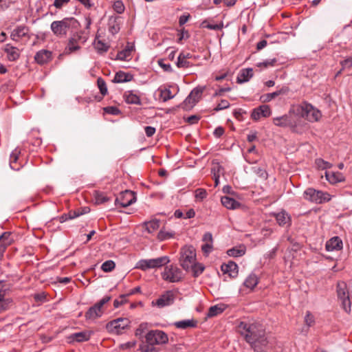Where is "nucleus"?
I'll return each mask as SVG.
<instances>
[{
  "label": "nucleus",
  "mask_w": 352,
  "mask_h": 352,
  "mask_svg": "<svg viewBox=\"0 0 352 352\" xmlns=\"http://www.w3.org/2000/svg\"><path fill=\"white\" fill-rule=\"evenodd\" d=\"M125 101L128 104H141V100L140 96L135 92V91L130 90L125 91L124 94Z\"/></svg>",
  "instance_id": "obj_25"
},
{
  "label": "nucleus",
  "mask_w": 352,
  "mask_h": 352,
  "mask_svg": "<svg viewBox=\"0 0 352 352\" xmlns=\"http://www.w3.org/2000/svg\"><path fill=\"white\" fill-rule=\"evenodd\" d=\"M237 331L254 350H256V347L265 346L267 344L263 329L256 323L242 321L238 325Z\"/></svg>",
  "instance_id": "obj_2"
},
{
  "label": "nucleus",
  "mask_w": 352,
  "mask_h": 352,
  "mask_svg": "<svg viewBox=\"0 0 352 352\" xmlns=\"http://www.w3.org/2000/svg\"><path fill=\"white\" fill-rule=\"evenodd\" d=\"M245 251H246L245 246L243 245H241L236 246L231 249H229L227 251V254L230 256L239 257V256H242L243 255H244L245 253Z\"/></svg>",
  "instance_id": "obj_32"
},
{
  "label": "nucleus",
  "mask_w": 352,
  "mask_h": 352,
  "mask_svg": "<svg viewBox=\"0 0 352 352\" xmlns=\"http://www.w3.org/2000/svg\"><path fill=\"white\" fill-rule=\"evenodd\" d=\"M254 173L258 175L259 177L266 179L267 178V173L265 170L261 168H257L255 169Z\"/></svg>",
  "instance_id": "obj_59"
},
{
  "label": "nucleus",
  "mask_w": 352,
  "mask_h": 352,
  "mask_svg": "<svg viewBox=\"0 0 352 352\" xmlns=\"http://www.w3.org/2000/svg\"><path fill=\"white\" fill-rule=\"evenodd\" d=\"M195 198L199 201H202L207 196V192L204 188H197L195 192Z\"/></svg>",
  "instance_id": "obj_53"
},
{
  "label": "nucleus",
  "mask_w": 352,
  "mask_h": 352,
  "mask_svg": "<svg viewBox=\"0 0 352 352\" xmlns=\"http://www.w3.org/2000/svg\"><path fill=\"white\" fill-rule=\"evenodd\" d=\"M138 350L140 352H161V349L156 345L146 342L140 344Z\"/></svg>",
  "instance_id": "obj_38"
},
{
  "label": "nucleus",
  "mask_w": 352,
  "mask_h": 352,
  "mask_svg": "<svg viewBox=\"0 0 352 352\" xmlns=\"http://www.w3.org/2000/svg\"><path fill=\"white\" fill-rule=\"evenodd\" d=\"M303 198L309 201L320 204L329 201L331 196L327 192L308 188L303 192Z\"/></svg>",
  "instance_id": "obj_6"
},
{
  "label": "nucleus",
  "mask_w": 352,
  "mask_h": 352,
  "mask_svg": "<svg viewBox=\"0 0 352 352\" xmlns=\"http://www.w3.org/2000/svg\"><path fill=\"white\" fill-rule=\"evenodd\" d=\"M179 263L184 270L189 271L196 263V252L192 245L184 246L181 249Z\"/></svg>",
  "instance_id": "obj_4"
},
{
  "label": "nucleus",
  "mask_w": 352,
  "mask_h": 352,
  "mask_svg": "<svg viewBox=\"0 0 352 352\" xmlns=\"http://www.w3.org/2000/svg\"><path fill=\"white\" fill-rule=\"evenodd\" d=\"M104 111L111 115H118L120 113V110L116 107L109 106L104 108Z\"/></svg>",
  "instance_id": "obj_58"
},
{
  "label": "nucleus",
  "mask_w": 352,
  "mask_h": 352,
  "mask_svg": "<svg viewBox=\"0 0 352 352\" xmlns=\"http://www.w3.org/2000/svg\"><path fill=\"white\" fill-rule=\"evenodd\" d=\"M157 91L160 93V97L163 102L173 99L175 96V94H172L169 87H160L157 89Z\"/></svg>",
  "instance_id": "obj_30"
},
{
  "label": "nucleus",
  "mask_w": 352,
  "mask_h": 352,
  "mask_svg": "<svg viewBox=\"0 0 352 352\" xmlns=\"http://www.w3.org/2000/svg\"><path fill=\"white\" fill-rule=\"evenodd\" d=\"M111 300V296H105L99 302L91 307L85 313L87 320H95L102 316L103 314L102 307Z\"/></svg>",
  "instance_id": "obj_10"
},
{
  "label": "nucleus",
  "mask_w": 352,
  "mask_h": 352,
  "mask_svg": "<svg viewBox=\"0 0 352 352\" xmlns=\"http://www.w3.org/2000/svg\"><path fill=\"white\" fill-rule=\"evenodd\" d=\"M289 128L295 132H298L305 125L303 119L309 122H317L321 118V112L311 104L303 102L294 105L289 111Z\"/></svg>",
  "instance_id": "obj_1"
},
{
  "label": "nucleus",
  "mask_w": 352,
  "mask_h": 352,
  "mask_svg": "<svg viewBox=\"0 0 352 352\" xmlns=\"http://www.w3.org/2000/svg\"><path fill=\"white\" fill-rule=\"evenodd\" d=\"M80 25L79 22L74 17H66L60 21H54L50 25L53 34L59 38L65 37L68 31L76 30Z\"/></svg>",
  "instance_id": "obj_3"
},
{
  "label": "nucleus",
  "mask_w": 352,
  "mask_h": 352,
  "mask_svg": "<svg viewBox=\"0 0 352 352\" xmlns=\"http://www.w3.org/2000/svg\"><path fill=\"white\" fill-rule=\"evenodd\" d=\"M271 111L268 105L263 104L252 110L251 118L254 121L259 120L261 118H267L270 116Z\"/></svg>",
  "instance_id": "obj_17"
},
{
  "label": "nucleus",
  "mask_w": 352,
  "mask_h": 352,
  "mask_svg": "<svg viewBox=\"0 0 352 352\" xmlns=\"http://www.w3.org/2000/svg\"><path fill=\"white\" fill-rule=\"evenodd\" d=\"M221 201L223 206L230 210H234L240 206L237 201L228 196L222 197Z\"/></svg>",
  "instance_id": "obj_29"
},
{
  "label": "nucleus",
  "mask_w": 352,
  "mask_h": 352,
  "mask_svg": "<svg viewBox=\"0 0 352 352\" xmlns=\"http://www.w3.org/2000/svg\"><path fill=\"white\" fill-rule=\"evenodd\" d=\"M136 341H129L125 343H122L120 345V349L122 350H127L134 348L136 346Z\"/></svg>",
  "instance_id": "obj_56"
},
{
  "label": "nucleus",
  "mask_w": 352,
  "mask_h": 352,
  "mask_svg": "<svg viewBox=\"0 0 352 352\" xmlns=\"http://www.w3.org/2000/svg\"><path fill=\"white\" fill-rule=\"evenodd\" d=\"M274 216L280 226L289 228L292 225L291 216L285 210H282L275 214Z\"/></svg>",
  "instance_id": "obj_19"
},
{
  "label": "nucleus",
  "mask_w": 352,
  "mask_h": 352,
  "mask_svg": "<svg viewBox=\"0 0 352 352\" xmlns=\"http://www.w3.org/2000/svg\"><path fill=\"white\" fill-rule=\"evenodd\" d=\"M52 58V52L47 50H41L34 56L35 61L41 65L48 63Z\"/></svg>",
  "instance_id": "obj_18"
},
{
  "label": "nucleus",
  "mask_w": 352,
  "mask_h": 352,
  "mask_svg": "<svg viewBox=\"0 0 352 352\" xmlns=\"http://www.w3.org/2000/svg\"><path fill=\"white\" fill-rule=\"evenodd\" d=\"M87 40V36L84 35V33L81 31L72 34L65 47V53L71 54L79 50L81 48V45H83Z\"/></svg>",
  "instance_id": "obj_8"
},
{
  "label": "nucleus",
  "mask_w": 352,
  "mask_h": 352,
  "mask_svg": "<svg viewBox=\"0 0 352 352\" xmlns=\"http://www.w3.org/2000/svg\"><path fill=\"white\" fill-rule=\"evenodd\" d=\"M325 177L327 180L331 184H336L344 179V175L339 172L326 171Z\"/></svg>",
  "instance_id": "obj_27"
},
{
  "label": "nucleus",
  "mask_w": 352,
  "mask_h": 352,
  "mask_svg": "<svg viewBox=\"0 0 352 352\" xmlns=\"http://www.w3.org/2000/svg\"><path fill=\"white\" fill-rule=\"evenodd\" d=\"M70 0H54V6L58 9L62 8L64 6L67 5Z\"/></svg>",
  "instance_id": "obj_61"
},
{
  "label": "nucleus",
  "mask_w": 352,
  "mask_h": 352,
  "mask_svg": "<svg viewBox=\"0 0 352 352\" xmlns=\"http://www.w3.org/2000/svg\"><path fill=\"white\" fill-rule=\"evenodd\" d=\"M160 220L154 219L149 221L144 222V225L146 230L148 233H152L160 228Z\"/></svg>",
  "instance_id": "obj_35"
},
{
  "label": "nucleus",
  "mask_w": 352,
  "mask_h": 352,
  "mask_svg": "<svg viewBox=\"0 0 352 352\" xmlns=\"http://www.w3.org/2000/svg\"><path fill=\"white\" fill-rule=\"evenodd\" d=\"M31 38L30 28L25 25H17L10 34V38L14 41H19L23 38Z\"/></svg>",
  "instance_id": "obj_14"
},
{
  "label": "nucleus",
  "mask_w": 352,
  "mask_h": 352,
  "mask_svg": "<svg viewBox=\"0 0 352 352\" xmlns=\"http://www.w3.org/2000/svg\"><path fill=\"white\" fill-rule=\"evenodd\" d=\"M175 299V293L171 290H168L163 293L156 300H153L151 302V306L157 307L160 309L164 308L173 305Z\"/></svg>",
  "instance_id": "obj_12"
},
{
  "label": "nucleus",
  "mask_w": 352,
  "mask_h": 352,
  "mask_svg": "<svg viewBox=\"0 0 352 352\" xmlns=\"http://www.w3.org/2000/svg\"><path fill=\"white\" fill-rule=\"evenodd\" d=\"M258 283V280L256 275L251 274L246 278L243 284L246 287L252 289L257 285Z\"/></svg>",
  "instance_id": "obj_37"
},
{
  "label": "nucleus",
  "mask_w": 352,
  "mask_h": 352,
  "mask_svg": "<svg viewBox=\"0 0 352 352\" xmlns=\"http://www.w3.org/2000/svg\"><path fill=\"white\" fill-rule=\"evenodd\" d=\"M133 50V47L128 45L122 51L119 52L117 54V58L121 60H127L131 58V52Z\"/></svg>",
  "instance_id": "obj_33"
},
{
  "label": "nucleus",
  "mask_w": 352,
  "mask_h": 352,
  "mask_svg": "<svg viewBox=\"0 0 352 352\" xmlns=\"http://www.w3.org/2000/svg\"><path fill=\"white\" fill-rule=\"evenodd\" d=\"M274 124L280 127H289V114L274 118Z\"/></svg>",
  "instance_id": "obj_34"
},
{
  "label": "nucleus",
  "mask_w": 352,
  "mask_h": 352,
  "mask_svg": "<svg viewBox=\"0 0 352 352\" xmlns=\"http://www.w3.org/2000/svg\"><path fill=\"white\" fill-rule=\"evenodd\" d=\"M174 236H175L174 232L166 231V230L162 229L157 234V239L162 241H165V240L171 239V238L174 237Z\"/></svg>",
  "instance_id": "obj_43"
},
{
  "label": "nucleus",
  "mask_w": 352,
  "mask_h": 352,
  "mask_svg": "<svg viewBox=\"0 0 352 352\" xmlns=\"http://www.w3.org/2000/svg\"><path fill=\"white\" fill-rule=\"evenodd\" d=\"M149 327L150 325L147 322H142L140 324L135 331V336L138 337L140 339L144 338L145 334L149 331Z\"/></svg>",
  "instance_id": "obj_36"
},
{
  "label": "nucleus",
  "mask_w": 352,
  "mask_h": 352,
  "mask_svg": "<svg viewBox=\"0 0 352 352\" xmlns=\"http://www.w3.org/2000/svg\"><path fill=\"white\" fill-rule=\"evenodd\" d=\"M201 250L204 254L208 255L212 251V243H204L201 246Z\"/></svg>",
  "instance_id": "obj_60"
},
{
  "label": "nucleus",
  "mask_w": 352,
  "mask_h": 352,
  "mask_svg": "<svg viewBox=\"0 0 352 352\" xmlns=\"http://www.w3.org/2000/svg\"><path fill=\"white\" fill-rule=\"evenodd\" d=\"M4 52L7 54V58L10 61H15L20 57V52L17 47L11 44H6L4 47Z\"/></svg>",
  "instance_id": "obj_24"
},
{
  "label": "nucleus",
  "mask_w": 352,
  "mask_h": 352,
  "mask_svg": "<svg viewBox=\"0 0 352 352\" xmlns=\"http://www.w3.org/2000/svg\"><path fill=\"white\" fill-rule=\"evenodd\" d=\"M136 201V196L134 192L126 190L122 192L116 199V205H120L123 208L131 206Z\"/></svg>",
  "instance_id": "obj_13"
},
{
  "label": "nucleus",
  "mask_w": 352,
  "mask_h": 352,
  "mask_svg": "<svg viewBox=\"0 0 352 352\" xmlns=\"http://www.w3.org/2000/svg\"><path fill=\"white\" fill-rule=\"evenodd\" d=\"M230 103L227 100H221V102L214 108V110L218 111L220 110L226 109L228 108Z\"/></svg>",
  "instance_id": "obj_57"
},
{
  "label": "nucleus",
  "mask_w": 352,
  "mask_h": 352,
  "mask_svg": "<svg viewBox=\"0 0 352 352\" xmlns=\"http://www.w3.org/2000/svg\"><path fill=\"white\" fill-rule=\"evenodd\" d=\"M146 343L156 346L164 345L168 342V336L160 329L149 330L144 336Z\"/></svg>",
  "instance_id": "obj_7"
},
{
  "label": "nucleus",
  "mask_w": 352,
  "mask_h": 352,
  "mask_svg": "<svg viewBox=\"0 0 352 352\" xmlns=\"http://www.w3.org/2000/svg\"><path fill=\"white\" fill-rule=\"evenodd\" d=\"M196 104L197 102H195V100H194L192 97L189 94L183 102V108L185 109H190Z\"/></svg>",
  "instance_id": "obj_46"
},
{
  "label": "nucleus",
  "mask_w": 352,
  "mask_h": 352,
  "mask_svg": "<svg viewBox=\"0 0 352 352\" xmlns=\"http://www.w3.org/2000/svg\"><path fill=\"white\" fill-rule=\"evenodd\" d=\"M94 47L99 53H104L108 51L109 45L100 40L94 42Z\"/></svg>",
  "instance_id": "obj_44"
},
{
  "label": "nucleus",
  "mask_w": 352,
  "mask_h": 352,
  "mask_svg": "<svg viewBox=\"0 0 352 352\" xmlns=\"http://www.w3.org/2000/svg\"><path fill=\"white\" fill-rule=\"evenodd\" d=\"M316 166L321 169H328L331 168L332 164L328 162L323 160L321 158H318L316 160Z\"/></svg>",
  "instance_id": "obj_51"
},
{
  "label": "nucleus",
  "mask_w": 352,
  "mask_h": 352,
  "mask_svg": "<svg viewBox=\"0 0 352 352\" xmlns=\"http://www.w3.org/2000/svg\"><path fill=\"white\" fill-rule=\"evenodd\" d=\"M341 65L343 69L350 68L352 66V57H349L344 60L341 61Z\"/></svg>",
  "instance_id": "obj_63"
},
{
  "label": "nucleus",
  "mask_w": 352,
  "mask_h": 352,
  "mask_svg": "<svg viewBox=\"0 0 352 352\" xmlns=\"http://www.w3.org/2000/svg\"><path fill=\"white\" fill-rule=\"evenodd\" d=\"M20 151L15 149L14 151L12 152L10 154V166L12 169L14 170H19V168L14 166V164L18 160V155L19 154Z\"/></svg>",
  "instance_id": "obj_48"
},
{
  "label": "nucleus",
  "mask_w": 352,
  "mask_h": 352,
  "mask_svg": "<svg viewBox=\"0 0 352 352\" xmlns=\"http://www.w3.org/2000/svg\"><path fill=\"white\" fill-rule=\"evenodd\" d=\"M91 334H92L91 331H88L77 332V333L71 334L69 336L68 339L69 340V342H85V341H87L90 339Z\"/></svg>",
  "instance_id": "obj_22"
},
{
  "label": "nucleus",
  "mask_w": 352,
  "mask_h": 352,
  "mask_svg": "<svg viewBox=\"0 0 352 352\" xmlns=\"http://www.w3.org/2000/svg\"><path fill=\"white\" fill-rule=\"evenodd\" d=\"M253 76V70L252 68L241 69L238 74L236 81L238 83H243L250 80Z\"/></svg>",
  "instance_id": "obj_26"
},
{
  "label": "nucleus",
  "mask_w": 352,
  "mask_h": 352,
  "mask_svg": "<svg viewBox=\"0 0 352 352\" xmlns=\"http://www.w3.org/2000/svg\"><path fill=\"white\" fill-rule=\"evenodd\" d=\"M285 92V91L283 89H281L276 91L267 94L263 96V98H264L263 101L269 102V101L272 100V99L275 98L276 97L278 96L279 95L284 94Z\"/></svg>",
  "instance_id": "obj_47"
},
{
  "label": "nucleus",
  "mask_w": 352,
  "mask_h": 352,
  "mask_svg": "<svg viewBox=\"0 0 352 352\" xmlns=\"http://www.w3.org/2000/svg\"><path fill=\"white\" fill-rule=\"evenodd\" d=\"M2 241L0 245V259L3 257V253L6 248L10 245L14 239L12 237V233L10 232H5L1 234Z\"/></svg>",
  "instance_id": "obj_23"
},
{
  "label": "nucleus",
  "mask_w": 352,
  "mask_h": 352,
  "mask_svg": "<svg viewBox=\"0 0 352 352\" xmlns=\"http://www.w3.org/2000/svg\"><path fill=\"white\" fill-rule=\"evenodd\" d=\"M176 65L179 68H188L192 67L193 63L188 59H182V56H178Z\"/></svg>",
  "instance_id": "obj_45"
},
{
  "label": "nucleus",
  "mask_w": 352,
  "mask_h": 352,
  "mask_svg": "<svg viewBox=\"0 0 352 352\" xmlns=\"http://www.w3.org/2000/svg\"><path fill=\"white\" fill-rule=\"evenodd\" d=\"M337 294L338 299L341 301L342 306L346 313L351 311L352 302L349 298V292L345 283H338L337 285Z\"/></svg>",
  "instance_id": "obj_9"
},
{
  "label": "nucleus",
  "mask_w": 352,
  "mask_h": 352,
  "mask_svg": "<svg viewBox=\"0 0 352 352\" xmlns=\"http://www.w3.org/2000/svg\"><path fill=\"white\" fill-rule=\"evenodd\" d=\"M343 243L338 236H333L326 243V250L328 252L338 251L342 249Z\"/></svg>",
  "instance_id": "obj_20"
},
{
  "label": "nucleus",
  "mask_w": 352,
  "mask_h": 352,
  "mask_svg": "<svg viewBox=\"0 0 352 352\" xmlns=\"http://www.w3.org/2000/svg\"><path fill=\"white\" fill-rule=\"evenodd\" d=\"M12 3V0H0V9L6 10Z\"/></svg>",
  "instance_id": "obj_62"
},
{
  "label": "nucleus",
  "mask_w": 352,
  "mask_h": 352,
  "mask_svg": "<svg viewBox=\"0 0 352 352\" xmlns=\"http://www.w3.org/2000/svg\"><path fill=\"white\" fill-rule=\"evenodd\" d=\"M7 291V289L2 286V282L0 281V312L7 311L13 305L12 299L6 297Z\"/></svg>",
  "instance_id": "obj_16"
},
{
  "label": "nucleus",
  "mask_w": 352,
  "mask_h": 352,
  "mask_svg": "<svg viewBox=\"0 0 352 352\" xmlns=\"http://www.w3.org/2000/svg\"><path fill=\"white\" fill-rule=\"evenodd\" d=\"M85 212H80L78 211H75V210L74 211H69L67 214H64L62 216L59 217L58 219H59V221L60 223H64V222H65L66 221H67L69 219H75V218L82 215Z\"/></svg>",
  "instance_id": "obj_39"
},
{
  "label": "nucleus",
  "mask_w": 352,
  "mask_h": 352,
  "mask_svg": "<svg viewBox=\"0 0 352 352\" xmlns=\"http://www.w3.org/2000/svg\"><path fill=\"white\" fill-rule=\"evenodd\" d=\"M204 87H197L194 88L191 92L190 93V95L192 97L194 100H195V102L197 103L199 100H200L201 95L204 92Z\"/></svg>",
  "instance_id": "obj_42"
},
{
  "label": "nucleus",
  "mask_w": 352,
  "mask_h": 352,
  "mask_svg": "<svg viewBox=\"0 0 352 352\" xmlns=\"http://www.w3.org/2000/svg\"><path fill=\"white\" fill-rule=\"evenodd\" d=\"M94 196L96 204H101L109 201V198L105 194L100 191H95Z\"/></svg>",
  "instance_id": "obj_41"
},
{
  "label": "nucleus",
  "mask_w": 352,
  "mask_h": 352,
  "mask_svg": "<svg viewBox=\"0 0 352 352\" xmlns=\"http://www.w3.org/2000/svg\"><path fill=\"white\" fill-rule=\"evenodd\" d=\"M144 131L147 137H151L154 135L156 130L155 128L153 126H147L144 128Z\"/></svg>",
  "instance_id": "obj_64"
},
{
  "label": "nucleus",
  "mask_w": 352,
  "mask_h": 352,
  "mask_svg": "<svg viewBox=\"0 0 352 352\" xmlns=\"http://www.w3.org/2000/svg\"><path fill=\"white\" fill-rule=\"evenodd\" d=\"M197 321L192 320H184L175 322L174 326L177 329H186L188 328H193L197 326Z\"/></svg>",
  "instance_id": "obj_31"
},
{
  "label": "nucleus",
  "mask_w": 352,
  "mask_h": 352,
  "mask_svg": "<svg viewBox=\"0 0 352 352\" xmlns=\"http://www.w3.org/2000/svg\"><path fill=\"white\" fill-rule=\"evenodd\" d=\"M305 322L308 327H310L314 325L315 323L314 316L311 314L310 311H307L306 315L305 316Z\"/></svg>",
  "instance_id": "obj_52"
},
{
  "label": "nucleus",
  "mask_w": 352,
  "mask_h": 352,
  "mask_svg": "<svg viewBox=\"0 0 352 352\" xmlns=\"http://www.w3.org/2000/svg\"><path fill=\"white\" fill-rule=\"evenodd\" d=\"M128 324L127 319L118 318L107 323V329L111 332L119 334L128 326Z\"/></svg>",
  "instance_id": "obj_15"
},
{
  "label": "nucleus",
  "mask_w": 352,
  "mask_h": 352,
  "mask_svg": "<svg viewBox=\"0 0 352 352\" xmlns=\"http://www.w3.org/2000/svg\"><path fill=\"white\" fill-rule=\"evenodd\" d=\"M115 267V263L111 260H109L102 264L101 269L105 272H111Z\"/></svg>",
  "instance_id": "obj_49"
},
{
  "label": "nucleus",
  "mask_w": 352,
  "mask_h": 352,
  "mask_svg": "<svg viewBox=\"0 0 352 352\" xmlns=\"http://www.w3.org/2000/svg\"><path fill=\"white\" fill-rule=\"evenodd\" d=\"M225 310L224 305H216L209 308L208 316L214 317L221 314Z\"/></svg>",
  "instance_id": "obj_40"
},
{
  "label": "nucleus",
  "mask_w": 352,
  "mask_h": 352,
  "mask_svg": "<svg viewBox=\"0 0 352 352\" xmlns=\"http://www.w3.org/2000/svg\"><path fill=\"white\" fill-rule=\"evenodd\" d=\"M97 84L101 94L103 96L106 95L107 94V87L105 81L102 78H98Z\"/></svg>",
  "instance_id": "obj_50"
},
{
  "label": "nucleus",
  "mask_w": 352,
  "mask_h": 352,
  "mask_svg": "<svg viewBox=\"0 0 352 352\" xmlns=\"http://www.w3.org/2000/svg\"><path fill=\"white\" fill-rule=\"evenodd\" d=\"M133 79V75L129 73H126L122 71L118 72L113 80V82L116 83H122L129 82Z\"/></svg>",
  "instance_id": "obj_28"
},
{
  "label": "nucleus",
  "mask_w": 352,
  "mask_h": 352,
  "mask_svg": "<svg viewBox=\"0 0 352 352\" xmlns=\"http://www.w3.org/2000/svg\"><path fill=\"white\" fill-rule=\"evenodd\" d=\"M170 262L167 256H164L155 258L141 259L135 265V268L142 271H147L150 269L161 267Z\"/></svg>",
  "instance_id": "obj_5"
},
{
  "label": "nucleus",
  "mask_w": 352,
  "mask_h": 352,
  "mask_svg": "<svg viewBox=\"0 0 352 352\" xmlns=\"http://www.w3.org/2000/svg\"><path fill=\"white\" fill-rule=\"evenodd\" d=\"M204 270V267L201 265L197 264V263H195V267L190 269V270H192L193 272L194 276H198L203 272Z\"/></svg>",
  "instance_id": "obj_55"
},
{
  "label": "nucleus",
  "mask_w": 352,
  "mask_h": 352,
  "mask_svg": "<svg viewBox=\"0 0 352 352\" xmlns=\"http://www.w3.org/2000/svg\"><path fill=\"white\" fill-rule=\"evenodd\" d=\"M113 10L118 14L124 11V6L121 1H116L113 4Z\"/></svg>",
  "instance_id": "obj_54"
},
{
  "label": "nucleus",
  "mask_w": 352,
  "mask_h": 352,
  "mask_svg": "<svg viewBox=\"0 0 352 352\" xmlns=\"http://www.w3.org/2000/svg\"><path fill=\"white\" fill-rule=\"evenodd\" d=\"M182 272L177 266H166L164 272L162 273V278L169 283H177L182 278Z\"/></svg>",
  "instance_id": "obj_11"
},
{
  "label": "nucleus",
  "mask_w": 352,
  "mask_h": 352,
  "mask_svg": "<svg viewBox=\"0 0 352 352\" xmlns=\"http://www.w3.org/2000/svg\"><path fill=\"white\" fill-rule=\"evenodd\" d=\"M223 274H228L230 277H236L238 275V265L233 261L222 264L221 267Z\"/></svg>",
  "instance_id": "obj_21"
}]
</instances>
